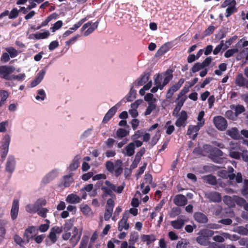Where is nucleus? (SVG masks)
<instances>
[{
    "instance_id": "f257e3e1",
    "label": "nucleus",
    "mask_w": 248,
    "mask_h": 248,
    "mask_svg": "<svg viewBox=\"0 0 248 248\" xmlns=\"http://www.w3.org/2000/svg\"><path fill=\"white\" fill-rule=\"evenodd\" d=\"M172 78V75L170 70H167L165 72L158 73L154 77V86L151 91L152 93H155L158 90H162L164 87L169 83Z\"/></svg>"
},
{
    "instance_id": "f03ea898",
    "label": "nucleus",
    "mask_w": 248,
    "mask_h": 248,
    "mask_svg": "<svg viewBox=\"0 0 248 248\" xmlns=\"http://www.w3.org/2000/svg\"><path fill=\"white\" fill-rule=\"evenodd\" d=\"M81 229L74 227L72 233L70 232L65 231L62 234V237L64 240L69 239L70 243L74 247L79 241L81 236Z\"/></svg>"
},
{
    "instance_id": "7ed1b4c3",
    "label": "nucleus",
    "mask_w": 248,
    "mask_h": 248,
    "mask_svg": "<svg viewBox=\"0 0 248 248\" xmlns=\"http://www.w3.org/2000/svg\"><path fill=\"white\" fill-rule=\"evenodd\" d=\"M10 141L11 137L7 134L2 137L0 142V155L2 158H5L8 153Z\"/></svg>"
},
{
    "instance_id": "20e7f679",
    "label": "nucleus",
    "mask_w": 248,
    "mask_h": 248,
    "mask_svg": "<svg viewBox=\"0 0 248 248\" xmlns=\"http://www.w3.org/2000/svg\"><path fill=\"white\" fill-rule=\"evenodd\" d=\"M16 157L13 155H9L5 164V171L10 176L16 170Z\"/></svg>"
},
{
    "instance_id": "39448f33",
    "label": "nucleus",
    "mask_w": 248,
    "mask_h": 248,
    "mask_svg": "<svg viewBox=\"0 0 248 248\" xmlns=\"http://www.w3.org/2000/svg\"><path fill=\"white\" fill-rule=\"evenodd\" d=\"M62 232V229L59 227L55 226L52 228L46 240L47 244L51 245L57 241L58 236Z\"/></svg>"
},
{
    "instance_id": "423d86ee",
    "label": "nucleus",
    "mask_w": 248,
    "mask_h": 248,
    "mask_svg": "<svg viewBox=\"0 0 248 248\" xmlns=\"http://www.w3.org/2000/svg\"><path fill=\"white\" fill-rule=\"evenodd\" d=\"M239 149L240 144L239 143L231 142L229 147L228 148L230 156L236 159H240L241 154L239 152L236 151Z\"/></svg>"
},
{
    "instance_id": "0eeeda50",
    "label": "nucleus",
    "mask_w": 248,
    "mask_h": 248,
    "mask_svg": "<svg viewBox=\"0 0 248 248\" xmlns=\"http://www.w3.org/2000/svg\"><path fill=\"white\" fill-rule=\"evenodd\" d=\"M214 123L217 129L220 131L226 130L227 127V122L226 119L220 116L214 118Z\"/></svg>"
},
{
    "instance_id": "6e6552de",
    "label": "nucleus",
    "mask_w": 248,
    "mask_h": 248,
    "mask_svg": "<svg viewBox=\"0 0 248 248\" xmlns=\"http://www.w3.org/2000/svg\"><path fill=\"white\" fill-rule=\"evenodd\" d=\"M59 174L58 169H53L46 174L43 178L41 183L44 185L49 184L54 180Z\"/></svg>"
},
{
    "instance_id": "1a4fd4ad",
    "label": "nucleus",
    "mask_w": 248,
    "mask_h": 248,
    "mask_svg": "<svg viewBox=\"0 0 248 248\" xmlns=\"http://www.w3.org/2000/svg\"><path fill=\"white\" fill-rule=\"evenodd\" d=\"M38 232V229L34 227L31 226L26 229L24 233L23 238L26 243H28L30 240L35 237Z\"/></svg>"
},
{
    "instance_id": "9d476101",
    "label": "nucleus",
    "mask_w": 248,
    "mask_h": 248,
    "mask_svg": "<svg viewBox=\"0 0 248 248\" xmlns=\"http://www.w3.org/2000/svg\"><path fill=\"white\" fill-rule=\"evenodd\" d=\"M98 25L97 22L94 23L89 22L85 24L82 28V30L85 31L84 32V35L88 36L92 33L97 28Z\"/></svg>"
},
{
    "instance_id": "9b49d317",
    "label": "nucleus",
    "mask_w": 248,
    "mask_h": 248,
    "mask_svg": "<svg viewBox=\"0 0 248 248\" xmlns=\"http://www.w3.org/2000/svg\"><path fill=\"white\" fill-rule=\"evenodd\" d=\"M15 71V68L10 66H0V74L4 78L10 80L11 75L10 74Z\"/></svg>"
},
{
    "instance_id": "f8f14e48",
    "label": "nucleus",
    "mask_w": 248,
    "mask_h": 248,
    "mask_svg": "<svg viewBox=\"0 0 248 248\" xmlns=\"http://www.w3.org/2000/svg\"><path fill=\"white\" fill-rule=\"evenodd\" d=\"M121 105V102H119L118 103H117L115 105H114L113 107L111 108L107 112V113L105 114L103 120V122L104 123H106L107 122H108L116 113L118 109L119 108Z\"/></svg>"
},
{
    "instance_id": "ddd939ff",
    "label": "nucleus",
    "mask_w": 248,
    "mask_h": 248,
    "mask_svg": "<svg viewBox=\"0 0 248 248\" xmlns=\"http://www.w3.org/2000/svg\"><path fill=\"white\" fill-rule=\"evenodd\" d=\"M129 217V214L128 212H125L122 218L119 222L118 229L119 231L123 230H127L129 228V224L127 222V220Z\"/></svg>"
},
{
    "instance_id": "4468645a",
    "label": "nucleus",
    "mask_w": 248,
    "mask_h": 248,
    "mask_svg": "<svg viewBox=\"0 0 248 248\" xmlns=\"http://www.w3.org/2000/svg\"><path fill=\"white\" fill-rule=\"evenodd\" d=\"M19 207V201L17 199L13 200L12 207L10 211L11 219L13 220H15L18 216Z\"/></svg>"
},
{
    "instance_id": "2eb2a0df",
    "label": "nucleus",
    "mask_w": 248,
    "mask_h": 248,
    "mask_svg": "<svg viewBox=\"0 0 248 248\" xmlns=\"http://www.w3.org/2000/svg\"><path fill=\"white\" fill-rule=\"evenodd\" d=\"M184 82L185 79L181 78L177 83L172 86L168 91L166 95V97L167 98H170L173 93L180 89Z\"/></svg>"
},
{
    "instance_id": "dca6fc26",
    "label": "nucleus",
    "mask_w": 248,
    "mask_h": 248,
    "mask_svg": "<svg viewBox=\"0 0 248 248\" xmlns=\"http://www.w3.org/2000/svg\"><path fill=\"white\" fill-rule=\"evenodd\" d=\"M114 188L115 185L107 180L103 183L101 186V189L103 192L110 196L112 195Z\"/></svg>"
},
{
    "instance_id": "f3484780",
    "label": "nucleus",
    "mask_w": 248,
    "mask_h": 248,
    "mask_svg": "<svg viewBox=\"0 0 248 248\" xmlns=\"http://www.w3.org/2000/svg\"><path fill=\"white\" fill-rule=\"evenodd\" d=\"M93 185L90 184L86 185L81 189V191L83 192L82 196L83 199H86L87 196L86 193H89L91 196H95L96 195L97 193L96 190H93Z\"/></svg>"
},
{
    "instance_id": "a211bd4d",
    "label": "nucleus",
    "mask_w": 248,
    "mask_h": 248,
    "mask_svg": "<svg viewBox=\"0 0 248 248\" xmlns=\"http://www.w3.org/2000/svg\"><path fill=\"white\" fill-rule=\"evenodd\" d=\"M202 126H200L199 124L196 125H190L188 126L187 134L191 136L193 140H195L197 136L198 132Z\"/></svg>"
},
{
    "instance_id": "6ab92c4d",
    "label": "nucleus",
    "mask_w": 248,
    "mask_h": 248,
    "mask_svg": "<svg viewBox=\"0 0 248 248\" xmlns=\"http://www.w3.org/2000/svg\"><path fill=\"white\" fill-rule=\"evenodd\" d=\"M187 116L185 111H182L178 116V118L175 122V125L177 127L185 126Z\"/></svg>"
},
{
    "instance_id": "aec40b11",
    "label": "nucleus",
    "mask_w": 248,
    "mask_h": 248,
    "mask_svg": "<svg viewBox=\"0 0 248 248\" xmlns=\"http://www.w3.org/2000/svg\"><path fill=\"white\" fill-rule=\"evenodd\" d=\"M46 73V70L45 69L40 70L37 73L36 78L31 82V87H34L39 84L44 78Z\"/></svg>"
},
{
    "instance_id": "412c9836",
    "label": "nucleus",
    "mask_w": 248,
    "mask_h": 248,
    "mask_svg": "<svg viewBox=\"0 0 248 248\" xmlns=\"http://www.w3.org/2000/svg\"><path fill=\"white\" fill-rule=\"evenodd\" d=\"M50 32L48 31L43 30L40 32H38L35 34L31 35V39H35L37 40L44 39L48 38L50 36Z\"/></svg>"
},
{
    "instance_id": "4be33fe9",
    "label": "nucleus",
    "mask_w": 248,
    "mask_h": 248,
    "mask_svg": "<svg viewBox=\"0 0 248 248\" xmlns=\"http://www.w3.org/2000/svg\"><path fill=\"white\" fill-rule=\"evenodd\" d=\"M174 203L177 206H184L187 202L186 197L181 194L176 195L174 199Z\"/></svg>"
},
{
    "instance_id": "5701e85b",
    "label": "nucleus",
    "mask_w": 248,
    "mask_h": 248,
    "mask_svg": "<svg viewBox=\"0 0 248 248\" xmlns=\"http://www.w3.org/2000/svg\"><path fill=\"white\" fill-rule=\"evenodd\" d=\"M135 147L133 143H130L123 150L122 153L125 155L131 156L135 153Z\"/></svg>"
},
{
    "instance_id": "b1692460",
    "label": "nucleus",
    "mask_w": 248,
    "mask_h": 248,
    "mask_svg": "<svg viewBox=\"0 0 248 248\" xmlns=\"http://www.w3.org/2000/svg\"><path fill=\"white\" fill-rule=\"evenodd\" d=\"M65 201L67 202L72 204L79 203L80 201V198L75 194H70L66 198Z\"/></svg>"
},
{
    "instance_id": "393cba45",
    "label": "nucleus",
    "mask_w": 248,
    "mask_h": 248,
    "mask_svg": "<svg viewBox=\"0 0 248 248\" xmlns=\"http://www.w3.org/2000/svg\"><path fill=\"white\" fill-rule=\"evenodd\" d=\"M226 134L234 140L239 139L240 138L239 131L236 128H232L229 129L227 131Z\"/></svg>"
},
{
    "instance_id": "a878e982",
    "label": "nucleus",
    "mask_w": 248,
    "mask_h": 248,
    "mask_svg": "<svg viewBox=\"0 0 248 248\" xmlns=\"http://www.w3.org/2000/svg\"><path fill=\"white\" fill-rule=\"evenodd\" d=\"M195 219L199 223H204L207 221V217L201 213H196L194 214Z\"/></svg>"
},
{
    "instance_id": "bb28decb",
    "label": "nucleus",
    "mask_w": 248,
    "mask_h": 248,
    "mask_svg": "<svg viewBox=\"0 0 248 248\" xmlns=\"http://www.w3.org/2000/svg\"><path fill=\"white\" fill-rule=\"evenodd\" d=\"M156 100H154L153 102L148 103V106L144 112L145 115H150L151 112L156 108Z\"/></svg>"
},
{
    "instance_id": "cd10ccee",
    "label": "nucleus",
    "mask_w": 248,
    "mask_h": 248,
    "mask_svg": "<svg viewBox=\"0 0 248 248\" xmlns=\"http://www.w3.org/2000/svg\"><path fill=\"white\" fill-rule=\"evenodd\" d=\"M207 197L211 201L218 202L221 201V197L220 194L216 192H211L206 194Z\"/></svg>"
},
{
    "instance_id": "c85d7f7f",
    "label": "nucleus",
    "mask_w": 248,
    "mask_h": 248,
    "mask_svg": "<svg viewBox=\"0 0 248 248\" xmlns=\"http://www.w3.org/2000/svg\"><path fill=\"white\" fill-rule=\"evenodd\" d=\"M141 239L143 242H146L148 245L151 244L155 240V236L153 234L143 235Z\"/></svg>"
},
{
    "instance_id": "c756f323",
    "label": "nucleus",
    "mask_w": 248,
    "mask_h": 248,
    "mask_svg": "<svg viewBox=\"0 0 248 248\" xmlns=\"http://www.w3.org/2000/svg\"><path fill=\"white\" fill-rule=\"evenodd\" d=\"M185 220L183 219H178L176 220L171 221V225L175 229H180L185 224Z\"/></svg>"
},
{
    "instance_id": "7c9ffc66",
    "label": "nucleus",
    "mask_w": 248,
    "mask_h": 248,
    "mask_svg": "<svg viewBox=\"0 0 248 248\" xmlns=\"http://www.w3.org/2000/svg\"><path fill=\"white\" fill-rule=\"evenodd\" d=\"M80 210L85 215L90 217L93 215V212L90 207L86 204H81L80 206Z\"/></svg>"
},
{
    "instance_id": "2f4dec72",
    "label": "nucleus",
    "mask_w": 248,
    "mask_h": 248,
    "mask_svg": "<svg viewBox=\"0 0 248 248\" xmlns=\"http://www.w3.org/2000/svg\"><path fill=\"white\" fill-rule=\"evenodd\" d=\"M122 161L118 160L115 163L114 170L113 171L115 172V175L118 176L122 172Z\"/></svg>"
},
{
    "instance_id": "473e14b6",
    "label": "nucleus",
    "mask_w": 248,
    "mask_h": 248,
    "mask_svg": "<svg viewBox=\"0 0 248 248\" xmlns=\"http://www.w3.org/2000/svg\"><path fill=\"white\" fill-rule=\"evenodd\" d=\"M8 96V93L4 90L0 91V108L5 104Z\"/></svg>"
},
{
    "instance_id": "72a5a7b5",
    "label": "nucleus",
    "mask_w": 248,
    "mask_h": 248,
    "mask_svg": "<svg viewBox=\"0 0 248 248\" xmlns=\"http://www.w3.org/2000/svg\"><path fill=\"white\" fill-rule=\"evenodd\" d=\"M73 182V180L71 175L64 176L62 180V183L64 187H68Z\"/></svg>"
},
{
    "instance_id": "f704fd0d",
    "label": "nucleus",
    "mask_w": 248,
    "mask_h": 248,
    "mask_svg": "<svg viewBox=\"0 0 248 248\" xmlns=\"http://www.w3.org/2000/svg\"><path fill=\"white\" fill-rule=\"evenodd\" d=\"M239 51L238 48L235 46L233 48L227 50L224 53V57L226 58H229L233 56L235 54L238 53Z\"/></svg>"
},
{
    "instance_id": "c9c22d12",
    "label": "nucleus",
    "mask_w": 248,
    "mask_h": 248,
    "mask_svg": "<svg viewBox=\"0 0 248 248\" xmlns=\"http://www.w3.org/2000/svg\"><path fill=\"white\" fill-rule=\"evenodd\" d=\"M139 234L138 232H132L130 233V238L129 239V244L134 245V244L139 239Z\"/></svg>"
},
{
    "instance_id": "e433bc0d",
    "label": "nucleus",
    "mask_w": 248,
    "mask_h": 248,
    "mask_svg": "<svg viewBox=\"0 0 248 248\" xmlns=\"http://www.w3.org/2000/svg\"><path fill=\"white\" fill-rule=\"evenodd\" d=\"M25 210L30 213H34L37 211L38 208L35 203L33 204H29L26 206Z\"/></svg>"
},
{
    "instance_id": "4c0bfd02",
    "label": "nucleus",
    "mask_w": 248,
    "mask_h": 248,
    "mask_svg": "<svg viewBox=\"0 0 248 248\" xmlns=\"http://www.w3.org/2000/svg\"><path fill=\"white\" fill-rule=\"evenodd\" d=\"M246 57L247 60H248V48H244L236 56V59L238 60Z\"/></svg>"
},
{
    "instance_id": "58836bf2",
    "label": "nucleus",
    "mask_w": 248,
    "mask_h": 248,
    "mask_svg": "<svg viewBox=\"0 0 248 248\" xmlns=\"http://www.w3.org/2000/svg\"><path fill=\"white\" fill-rule=\"evenodd\" d=\"M149 75L148 74L143 75L138 81V86H142L146 83L149 80Z\"/></svg>"
},
{
    "instance_id": "ea45409f",
    "label": "nucleus",
    "mask_w": 248,
    "mask_h": 248,
    "mask_svg": "<svg viewBox=\"0 0 248 248\" xmlns=\"http://www.w3.org/2000/svg\"><path fill=\"white\" fill-rule=\"evenodd\" d=\"M204 115V112L203 111H201L199 112L197 120L198 123L197 124L199 125L200 126H203L204 124V119H203V116Z\"/></svg>"
},
{
    "instance_id": "a19ab883",
    "label": "nucleus",
    "mask_w": 248,
    "mask_h": 248,
    "mask_svg": "<svg viewBox=\"0 0 248 248\" xmlns=\"http://www.w3.org/2000/svg\"><path fill=\"white\" fill-rule=\"evenodd\" d=\"M245 79L242 74H239L236 78L235 83L239 86H243L245 85Z\"/></svg>"
},
{
    "instance_id": "79ce46f5",
    "label": "nucleus",
    "mask_w": 248,
    "mask_h": 248,
    "mask_svg": "<svg viewBox=\"0 0 248 248\" xmlns=\"http://www.w3.org/2000/svg\"><path fill=\"white\" fill-rule=\"evenodd\" d=\"M46 97V93L43 89H40L38 91L37 94L35 96V99L38 101H43Z\"/></svg>"
},
{
    "instance_id": "37998d69",
    "label": "nucleus",
    "mask_w": 248,
    "mask_h": 248,
    "mask_svg": "<svg viewBox=\"0 0 248 248\" xmlns=\"http://www.w3.org/2000/svg\"><path fill=\"white\" fill-rule=\"evenodd\" d=\"M141 194L139 192H137L135 195L134 198L132 199L131 202V205L132 206L136 207L139 206V202L138 198L140 197Z\"/></svg>"
},
{
    "instance_id": "c03bdc74",
    "label": "nucleus",
    "mask_w": 248,
    "mask_h": 248,
    "mask_svg": "<svg viewBox=\"0 0 248 248\" xmlns=\"http://www.w3.org/2000/svg\"><path fill=\"white\" fill-rule=\"evenodd\" d=\"M152 86V81H149L148 83H147L146 85H145L142 88H141L140 91L139 93L140 94L143 96L145 93V91L149 90Z\"/></svg>"
},
{
    "instance_id": "a18cd8bd",
    "label": "nucleus",
    "mask_w": 248,
    "mask_h": 248,
    "mask_svg": "<svg viewBox=\"0 0 248 248\" xmlns=\"http://www.w3.org/2000/svg\"><path fill=\"white\" fill-rule=\"evenodd\" d=\"M6 50L11 58H15L18 54L17 51L12 47L6 48Z\"/></svg>"
},
{
    "instance_id": "49530a36",
    "label": "nucleus",
    "mask_w": 248,
    "mask_h": 248,
    "mask_svg": "<svg viewBox=\"0 0 248 248\" xmlns=\"http://www.w3.org/2000/svg\"><path fill=\"white\" fill-rule=\"evenodd\" d=\"M236 47L238 48L239 51L244 47L248 46V41H246L244 39H241L236 44Z\"/></svg>"
},
{
    "instance_id": "de8ad7c7",
    "label": "nucleus",
    "mask_w": 248,
    "mask_h": 248,
    "mask_svg": "<svg viewBox=\"0 0 248 248\" xmlns=\"http://www.w3.org/2000/svg\"><path fill=\"white\" fill-rule=\"evenodd\" d=\"M128 134L129 132L123 128L119 129L116 132L117 136L120 138L126 136Z\"/></svg>"
},
{
    "instance_id": "09e8293b",
    "label": "nucleus",
    "mask_w": 248,
    "mask_h": 248,
    "mask_svg": "<svg viewBox=\"0 0 248 248\" xmlns=\"http://www.w3.org/2000/svg\"><path fill=\"white\" fill-rule=\"evenodd\" d=\"M63 23L61 20L57 21L53 26L50 28L52 32H55L57 30L60 29L62 26Z\"/></svg>"
},
{
    "instance_id": "8fccbe9b",
    "label": "nucleus",
    "mask_w": 248,
    "mask_h": 248,
    "mask_svg": "<svg viewBox=\"0 0 248 248\" xmlns=\"http://www.w3.org/2000/svg\"><path fill=\"white\" fill-rule=\"evenodd\" d=\"M170 121H168L167 122L165 125L166 133L168 135H170L174 130V126L173 125L170 124Z\"/></svg>"
},
{
    "instance_id": "3c124183",
    "label": "nucleus",
    "mask_w": 248,
    "mask_h": 248,
    "mask_svg": "<svg viewBox=\"0 0 248 248\" xmlns=\"http://www.w3.org/2000/svg\"><path fill=\"white\" fill-rule=\"evenodd\" d=\"M86 20V18H83L79 21L77 23L74 24L73 26L69 29V30L73 31V32L79 28L82 24Z\"/></svg>"
},
{
    "instance_id": "603ef678",
    "label": "nucleus",
    "mask_w": 248,
    "mask_h": 248,
    "mask_svg": "<svg viewBox=\"0 0 248 248\" xmlns=\"http://www.w3.org/2000/svg\"><path fill=\"white\" fill-rule=\"evenodd\" d=\"M214 232L210 230H203L200 232L199 234L202 235L208 239V237L213 235Z\"/></svg>"
},
{
    "instance_id": "864d4df0",
    "label": "nucleus",
    "mask_w": 248,
    "mask_h": 248,
    "mask_svg": "<svg viewBox=\"0 0 248 248\" xmlns=\"http://www.w3.org/2000/svg\"><path fill=\"white\" fill-rule=\"evenodd\" d=\"M45 221H46V223L41 224L39 227V230L41 232H46L49 227L50 221L47 219H46Z\"/></svg>"
},
{
    "instance_id": "5fc2aeb1",
    "label": "nucleus",
    "mask_w": 248,
    "mask_h": 248,
    "mask_svg": "<svg viewBox=\"0 0 248 248\" xmlns=\"http://www.w3.org/2000/svg\"><path fill=\"white\" fill-rule=\"evenodd\" d=\"M197 241L198 243L202 245H206L208 242V239L202 235H200L197 237Z\"/></svg>"
},
{
    "instance_id": "6e6d98bb",
    "label": "nucleus",
    "mask_w": 248,
    "mask_h": 248,
    "mask_svg": "<svg viewBox=\"0 0 248 248\" xmlns=\"http://www.w3.org/2000/svg\"><path fill=\"white\" fill-rule=\"evenodd\" d=\"M79 161L78 160H74L69 165V170L70 171H74L76 170L79 166Z\"/></svg>"
},
{
    "instance_id": "4d7b16f0",
    "label": "nucleus",
    "mask_w": 248,
    "mask_h": 248,
    "mask_svg": "<svg viewBox=\"0 0 248 248\" xmlns=\"http://www.w3.org/2000/svg\"><path fill=\"white\" fill-rule=\"evenodd\" d=\"M78 37L79 36L77 35L71 38L65 42V46H68V48H69L71 45L74 44L77 41Z\"/></svg>"
},
{
    "instance_id": "13d9d810",
    "label": "nucleus",
    "mask_w": 248,
    "mask_h": 248,
    "mask_svg": "<svg viewBox=\"0 0 248 248\" xmlns=\"http://www.w3.org/2000/svg\"><path fill=\"white\" fill-rule=\"evenodd\" d=\"M230 180H233L235 179L236 182L241 183L242 181V177L241 173H237V175L235 176L234 174H231L229 175Z\"/></svg>"
},
{
    "instance_id": "bf43d9fd",
    "label": "nucleus",
    "mask_w": 248,
    "mask_h": 248,
    "mask_svg": "<svg viewBox=\"0 0 248 248\" xmlns=\"http://www.w3.org/2000/svg\"><path fill=\"white\" fill-rule=\"evenodd\" d=\"M235 39V37H233L227 40L225 43H224V41H223V50H226L229 48L230 46L232 44Z\"/></svg>"
},
{
    "instance_id": "052dcab7",
    "label": "nucleus",
    "mask_w": 248,
    "mask_h": 248,
    "mask_svg": "<svg viewBox=\"0 0 248 248\" xmlns=\"http://www.w3.org/2000/svg\"><path fill=\"white\" fill-rule=\"evenodd\" d=\"M204 68L202 64V63H196L194 64V65L193 66V67L191 68V71L193 73H196L201 69Z\"/></svg>"
},
{
    "instance_id": "680f3d73",
    "label": "nucleus",
    "mask_w": 248,
    "mask_h": 248,
    "mask_svg": "<svg viewBox=\"0 0 248 248\" xmlns=\"http://www.w3.org/2000/svg\"><path fill=\"white\" fill-rule=\"evenodd\" d=\"M25 78V74H21L16 76L12 75L10 80H17L18 81H22Z\"/></svg>"
},
{
    "instance_id": "e2e57ef3",
    "label": "nucleus",
    "mask_w": 248,
    "mask_h": 248,
    "mask_svg": "<svg viewBox=\"0 0 248 248\" xmlns=\"http://www.w3.org/2000/svg\"><path fill=\"white\" fill-rule=\"evenodd\" d=\"M204 180L209 184L214 185L216 184V178L212 175H208L204 177Z\"/></svg>"
},
{
    "instance_id": "0e129e2a",
    "label": "nucleus",
    "mask_w": 248,
    "mask_h": 248,
    "mask_svg": "<svg viewBox=\"0 0 248 248\" xmlns=\"http://www.w3.org/2000/svg\"><path fill=\"white\" fill-rule=\"evenodd\" d=\"M112 212L113 210L106 208L104 214V219L105 220L107 221L112 216Z\"/></svg>"
},
{
    "instance_id": "69168bd1",
    "label": "nucleus",
    "mask_w": 248,
    "mask_h": 248,
    "mask_svg": "<svg viewBox=\"0 0 248 248\" xmlns=\"http://www.w3.org/2000/svg\"><path fill=\"white\" fill-rule=\"evenodd\" d=\"M37 212L39 216L43 217H46V213L48 212V210L46 208H42L39 209H38Z\"/></svg>"
},
{
    "instance_id": "338daca9",
    "label": "nucleus",
    "mask_w": 248,
    "mask_h": 248,
    "mask_svg": "<svg viewBox=\"0 0 248 248\" xmlns=\"http://www.w3.org/2000/svg\"><path fill=\"white\" fill-rule=\"evenodd\" d=\"M8 125V121H4L0 123V132H5Z\"/></svg>"
},
{
    "instance_id": "774afa93",
    "label": "nucleus",
    "mask_w": 248,
    "mask_h": 248,
    "mask_svg": "<svg viewBox=\"0 0 248 248\" xmlns=\"http://www.w3.org/2000/svg\"><path fill=\"white\" fill-rule=\"evenodd\" d=\"M176 248H187V243L186 240H181L178 242Z\"/></svg>"
}]
</instances>
